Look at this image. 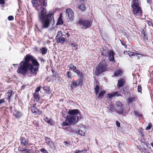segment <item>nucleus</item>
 I'll return each instance as SVG.
<instances>
[{
	"label": "nucleus",
	"mask_w": 153,
	"mask_h": 153,
	"mask_svg": "<svg viewBox=\"0 0 153 153\" xmlns=\"http://www.w3.org/2000/svg\"><path fill=\"white\" fill-rule=\"evenodd\" d=\"M47 0H32L33 7L38 11H40L38 14V20L42 24L43 29L48 28L51 24L53 25L55 22L53 13L51 11L47 12L45 8L42 7V2L45 7L47 6Z\"/></svg>",
	"instance_id": "f257e3e1"
},
{
	"label": "nucleus",
	"mask_w": 153,
	"mask_h": 153,
	"mask_svg": "<svg viewBox=\"0 0 153 153\" xmlns=\"http://www.w3.org/2000/svg\"><path fill=\"white\" fill-rule=\"evenodd\" d=\"M68 113L69 115L67 116V117L70 124L76 123L78 122V120L81 118V115L78 109L69 110Z\"/></svg>",
	"instance_id": "f03ea898"
},
{
	"label": "nucleus",
	"mask_w": 153,
	"mask_h": 153,
	"mask_svg": "<svg viewBox=\"0 0 153 153\" xmlns=\"http://www.w3.org/2000/svg\"><path fill=\"white\" fill-rule=\"evenodd\" d=\"M139 5L138 0H133L131 7L133 9V13L136 16H139L142 15V10Z\"/></svg>",
	"instance_id": "7ed1b4c3"
},
{
	"label": "nucleus",
	"mask_w": 153,
	"mask_h": 153,
	"mask_svg": "<svg viewBox=\"0 0 153 153\" xmlns=\"http://www.w3.org/2000/svg\"><path fill=\"white\" fill-rule=\"evenodd\" d=\"M19 65L17 72L20 74L24 75L27 73L30 65L27 64L26 62H24V61H22L19 64Z\"/></svg>",
	"instance_id": "20e7f679"
},
{
	"label": "nucleus",
	"mask_w": 153,
	"mask_h": 153,
	"mask_svg": "<svg viewBox=\"0 0 153 153\" xmlns=\"http://www.w3.org/2000/svg\"><path fill=\"white\" fill-rule=\"evenodd\" d=\"M76 23L82 26L83 29H87L90 27L92 22L85 19H80Z\"/></svg>",
	"instance_id": "39448f33"
},
{
	"label": "nucleus",
	"mask_w": 153,
	"mask_h": 153,
	"mask_svg": "<svg viewBox=\"0 0 153 153\" xmlns=\"http://www.w3.org/2000/svg\"><path fill=\"white\" fill-rule=\"evenodd\" d=\"M107 66V65L105 61H103L100 62L99 66L96 68V74L98 75L104 71L105 70Z\"/></svg>",
	"instance_id": "423d86ee"
},
{
	"label": "nucleus",
	"mask_w": 153,
	"mask_h": 153,
	"mask_svg": "<svg viewBox=\"0 0 153 153\" xmlns=\"http://www.w3.org/2000/svg\"><path fill=\"white\" fill-rule=\"evenodd\" d=\"M66 16L67 18L69 21L73 20L74 17V14L73 11L70 8H68L66 10Z\"/></svg>",
	"instance_id": "0eeeda50"
},
{
	"label": "nucleus",
	"mask_w": 153,
	"mask_h": 153,
	"mask_svg": "<svg viewBox=\"0 0 153 153\" xmlns=\"http://www.w3.org/2000/svg\"><path fill=\"white\" fill-rule=\"evenodd\" d=\"M56 39L58 43H63L65 41V38L62 36V33L61 31L58 32L56 36Z\"/></svg>",
	"instance_id": "6e6552de"
},
{
	"label": "nucleus",
	"mask_w": 153,
	"mask_h": 153,
	"mask_svg": "<svg viewBox=\"0 0 153 153\" xmlns=\"http://www.w3.org/2000/svg\"><path fill=\"white\" fill-rule=\"evenodd\" d=\"M116 111L119 114H122L123 112V104L120 102L117 101L116 102Z\"/></svg>",
	"instance_id": "1a4fd4ad"
},
{
	"label": "nucleus",
	"mask_w": 153,
	"mask_h": 153,
	"mask_svg": "<svg viewBox=\"0 0 153 153\" xmlns=\"http://www.w3.org/2000/svg\"><path fill=\"white\" fill-rule=\"evenodd\" d=\"M102 54L104 56H108L110 61H114V57L113 51H108L107 52V55L106 51L105 52V51H104L102 53Z\"/></svg>",
	"instance_id": "9d476101"
},
{
	"label": "nucleus",
	"mask_w": 153,
	"mask_h": 153,
	"mask_svg": "<svg viewBox=\"0 0 153 153\" xmlns=\"http://www.w3.org/2000/svg\"><path fill=\"white\" fill-rule=\"evenodd\" d=\"M128 54L131 57H133L135 56L137 57V59H139L142 57V56L141 54L137 53L135 51L130 52L129 51L128 53Z\"/></svg>",
	"instance_id": "9b49d317"
},
{
	"label": "nucleus",
	"mask_w": 153,
	"mask_h": 153,
	"mask_svg": "<svg viewBox=\"0 0 153 153\" xmlns=\"http://www.w3.org/2000/svg\"><path fill=\"white\" fill-rule=\"evenodd\" d=\"M34 58V57L32 55L27 54L24 58L25 61H24V62H26L27 64L30 65V64L29 63V62L30 61L32 62Z\"/></svg>",
	"instance_id": "f8f14e48"
},
{
	"label": "nucleus",
	"mask_w": 153,
	"mask_h": 153,
	"mask_svg": "<svg viewBox=\"0 0 153 153\" xmlns=\"http://www.w3.org/2000/svg\"><path fill=\"white\" fill-rule=\"evenodd\" d=\"M35 104H34L32 107H31L32 112L36 114L40 115L41 114V111H40L37 109V107L35 106Z\"/></svg>",
	"instance_id": "ddd939ff"
},
{
	"label": "nucleus",
	"mask_w": 153,
	"mask_h": 153,
	"mask_svg": "<svg viewBox=\"0 0 153 153\" xmlns=\"http://www.w3.org/2000/svg\"><path fill=\"white\" fill-rule=\"evenodd\" d=\"M45 140L46 143L48 144L51 148H53L54 147V144L52 142L51 139L50 138L45 137Z\"/></svg>",
	"instance_id": "4468645a"
},
{
	"label": "nucleus",
	"mask_w": 153,
	"mask_h": 153,
	"mask_svg": "<svg viewBox=\"0 0 153 153\" xmlns=\"http://www.w3.org/2000/svg\"><path fill=\"white\" fill-rule=\"evenodd\" d=\"M82 82L81 79H78L76 81H73L71 84L74 87L76 88L79 85H82Z\"/></svg>",
	"instance_id": "2eb2a0df"
},
{
	"label": "nucleus",
	"mask_w": 153,
	"mask_h": 153,
	"mask_svg": "<svg viewBox=\"0 0 153 153\" xmlns=\"http://www.w3.org/2000/svg\"><path fill=\"white\" fill-rule=\"evenodd\" d=\"M30 71L31 73L33 74H36L38 69L39 67H34L33 65L30 64Z\"/></svg>",
	"instance_id": "dca6fc26"
},
{
	"label": "nucleus",
	"mask_w": 153,
	"mask_h": 153,
	"mask_svg": "<svg viewBox=\"0 0 153 153\" xmlns=\"http://www.w3.org/2000/svg\"><path fill=\"white\" fill-rule=\"evenodd\" d=\"M20 140L21 145L25 146L28 145V140L27 139H25V138L22 137L21 138Z\"/></svg>",
	"instance_id": "f3484780"
},
{
	"label": "nucleus",
	"mask_w": 153,
	"mask_h": 153,
	"mask_svg": "<svg viewBox=\"0 0 153 153\" xmlns=\"http://www.w3.org/2000/svg\"><path fill=\"white\" fill-rule=\"evenodd\" d=\"M125 84V80L123 78H120L118 81L117 86L118 87L123 86Z\"/></svg>",
	"instance_id": "a211bd4d"
},
{
	"label": "nucleus",
	"mask_w": 153,
	"mask_h": 153,
	"mask_svg": "<svg viewBox=\"0 0 153 153\" xmlns=\"http://www.w3.org/2000/svg\"><path fill=\"white\" fill-rule=\"evenodd\" d=\"M118 92L117 91L115 92H113L111 93H108L107 94V96L109 99L112 98L113 97L117 95V96H121V94H117Z\"/></svg>",
	"instance_id": "6ab92c4d"
},
{
	"label": "nucleus",
	"mask_w": 153,
	"mask_h": 153,
	"mask_svg": "<svg viewBox=\"0 0 153 153\" xmlns=\"http://www.w3.org/2000/svg\"><path fill=\"white\" fill-rule=\"evenodd\" d=\"M106 92V91L105 90H103L101 91L97 97V99L99 100L101 99L104 97V95Z\"/></svg>",
	"instance_id": "aec40b11"
},
{
	"label": "nucleus",
	"mask_w": 153,
	"mask_h": 153,
	"mask_svg": "<svg viewBox=\"0 0 153 153\" xmlns=\"http://www.w3.org/2000/svg\"><path fill=\"white\" fill-rule=\"evenodd\" d=\"M44 120L51 125H53L54 124V122L51 119L49 118L48 117H45L44 118Z\"/></svg>",
	"instance_id": "412c9836"
},
{
	"label": "nucleus",
	"mask_w": 153,
	"mask_h": 153,
	"mask_svg": "<svg viewBox=\"0 0 153 153\" xmlns=\"http://www.w3.org/2000/svg\"><path fill=\"white\" fill-rule=\"evenodd\" d=\"M13 114L17 118L20 117L22 115L21 113L16 110H14Z\"/></svg>",
	"instance_id": "4be33fe9"
},
{
	"label": "nucleus",
	"mask_w": 153,
	"mask_h": 153,
	"mask_svg": "<svg viewBox=\"0 0 153 153\" xmlns=\"http://www.w3.org/2000/svg\"><path fill=\"white\" fill-rule=\"evenodd\" d=\"M122 73V71L121 70H118L114 73V76H116L118 77L121 75Z\"/></svg>",
	"instance_id": "5701e85b"
},
{
	"label": "nucleus",
	"mask_w": 153,
	"mask_h": 153,
	"mask_svg": "<svg viewBox=\"0 0 153 153\" xmlns=\"http://www.w3.org/2000/svg\"><path fill=\"white\" fill-rule=\"evenodd\" d=\"M32 63L33 64V66H35V67H39V64L38 63V61L37 60H36L34 58L33 59L32 61Z\"/></svg>",
	"instance_id": "b1692460"
},
{
	"label": "nucleus",
	"mask_w": 153,
	"mask_h": 153,
	"mask_svg": "<svg viewBox=\"0 0 153 153\" xmlns=\"http://www.w3.org/2000/svg\"><path fill=\"white\" fill-rule=\"evenodd\" d=\"M63 21L62 19V16L61 15H60L58 19L56 25H60L63 24Z\"/></svg>",
	"instance_id": "393cba45"
},
{
	"label": "nucleus",
	"mask_w": 153,
	"mask_h": 153,
	"mask_svg": "<svg viewBox=\"0 0 153 153\" xmlns=\"http://www.w3.org/2000/svg\"><path fill=\"white\" fill-rule=\"evenodd\" d=\"M70 44V45L71 46V47L74 48L76 50L77 49L78 45L75 42H71Z\"/></svg>",
	"instance_id": "a878e982"
},
{
	"label": "nucleus",
	"mask_w": 153,
	"mask_h": 153,
	"mask_svg": "<svg viewBox=\"0 0 153 153\" xmlns=\"http://www.w3.org/2000/svg\"><path fill=\"white\" fill-rule=\"evenodd\" d=\"M70 124V123L69 122V120L67 118V119L65 121H64L62 123V126H68Z\"/></svg>",
	"instance_id": "bb28decb"
},
{
	"label": "nucleus",
	"mask_w": 153,
	"mask_h": 153,
	"mask_svg": "<svg viewBox=\"0 0 153 153\" xmlns=\"http://www.w3.org/2000/svg\"><path fill=\"white\" fill-rule=\"evenodd\" d=\"M137 100L136 97H130L128 99V102L130 103L132 102H134Z\"/></svg>",
	"instance_id": "cd10ccee"
},
{
	"label": "nucleus",
	"mask_w": 153,
	"mask_h": 153,
	"mask_svg": "<svg viewBox=\"0 0 153 153\" xmlns=\"http://www.w3.org/2000/svg\"><path fill=\"white\" fill-rule=\"evenodd\" d=\"M107 108L108 109V111L110 113L114 111V107L112 105H108Z\"/></svg>",
	"instance_id": "c85d7f7f"
},
{
	"label": "nucleus",
	"mask_w": 153,
	"mask_h": 153,
	"mask_svg": "<svg viewBox=\"0 0 153 153\" xmlns=\"http://www.w3.org/2000/svg\"><path fill=\"white\" fill-rule=\"evenodd\" d=\"M41 52V53L42 54H45L47 51V48H43L40 49Z\"/></svg>",
	"instance_id": "c756f323"
},
{
	"label": "nucleus",
	"mask_w": 153,
	"mask_h": 153,
	"mask_svg": "<svg viewBox=\"0 0 153 153\" xmlns=\"http://www.w3.org/2000/svg\"><path fill=\"white\" fill-rule=\"evenodd\" d=\"M8 94V97L7 98V99L8 100V101L9 102L10 101V97L11 96V95L13 93V91H10V92H7Z\"/></svg>",
	"instance_id": "7c9ffc66"
},
{
	"label": "nucleus",
	"mask_w": 153,
	"mask_h": 153,
	"mask_svg": "<svg viewBox=\"0 0 153 153\" xmlns=\"http://www.w3.org/2000/svg\"><path fill=\"white\" fill-rule=\"evenodd\" d=\"M99 88H100V87H99L97 85H96L95 88V93H96V95H97V94H98V93L99 92Z\"/></svg>",
	"instance_id": "2f4dec72"
},
{
	"label": "nucleus",
	"mask_w": 153,
	"mask_h": 153,
	"mask_svg": "<svg viewBox=\"0 0 153 153\" xmlns=\"http://www.w3.org/2000/svg\"><path fill=\"white\" fill-rule=\"evenodd\" d=\"M78 133L81 136H84L85 135V132L81 130H79L78 131Z\"/></svg>",
	"instance_id": "473e14b6"
},
{
	"label": "nucleus",
	"mask_w": 153,
	"mask_h": 153,
	"mask_svg": "<svg viewBox=\"0 0 153 153\" xmlns=\"http://www.w3.org/2000/svg\"><path fill=\"white\" fill-rule=\"evenodd\" d=\"M79 8L82 11H84L85 9V6L84 4H81L79 7Z\"/></svg>",
	"instance_id": "72a5a7b5"
},
{
	"label": "nucleus",
	"mask_w": 153,
	"mask_h": 153,
	"mask_svg": "<svg viewBox=\"0 0 153 153\" xmlns=\"http://www.w3.org/2000/svg\"><path fill=\"white\" fill-rule=\"evenodd\" d=\"M134 113L135 116L136 117H140L142 116V115L141 114L139 113V112H138L137 111H134Z\"/></svg>",
	"instance_id": "f704fd0d"
},
{
	"label": "nucleus",
	"mask_w": 153,
	"mask_h": 153,
	"mask_svg": "<svg viewBox=\"0 0 153 153\" xmlns=\"http://www.w3.org/2000/svg\"><path fill=\"white\" fill-rule=\"evenodd\" d=\"M76 74L79 76L81 78H82L83 77V75L82 73V72H81L79 70L76 73Z\"/></svg>",
	"instance_id": "c9c22d12"
},
{
	"label": "nucleus",
	"mask_w": 153,
	"mask_h": 153,
	"mask_svg": "<svg viewBox=\"0 0 153 153\" xmlns=\"http://www.w3.org/2000/svg\"><path fill=\"white\" fill-rule=\"evenodd\" d=\"M43 89L46 92H48L50 90V88L48 86H45L43 88Z\"/></svg>",
	"instance_id": "e433bc0d"
},
{
	"label": "nucleus",
	"mask_w": 153,
	"mask_h": 153,
	"mask_svg": "<svg viewBox=\"0 0 153 153\" xmlns=\"http://www.w3.org/2000/svg\"><path fill=\"white\" fill-rule=\"evenodd\" d=\"M67 75L68 77L71 78H72V75L71 74V72L69 71H68L67 73Z\"/></svg>",
	"instance_id": "4c0bfd02"
},
{
	"label": "nucleus",
	"mask_w": 153,
	"mask_h": 153,
	"mask_svg": "<svg viewBox=\"0 0 153 153\" xmlns=\"http://www.w3.org/2000/svg\"><path fill=\"white\" fill-rule=\"evenodd\" d=\"M40 151L42 153H48V152L46 149L43 148L40 149Z\"/></svg>",
	"instance_id": "58836bf2"
},
{
	"label": "nucleus",
	"mask_w": 153,
	"mask_h": 153,
	"mask_svg": "<svg viewBox=\"0 0 153 153\" xmlns=\"http://www.w3.org/2000/svg\"><path fill=\"white\" fill-rule=\"evenodd\" d=\"M152 127V125L150 123H149L148 126L146 128V130H149L151 129Z\"/></svg>",
	"instance_id": "ea45409f"
},
{
	"label": "nucleus",
	"mask_w": 153,
	"mask_h": 153,
	"mask_svg": "<svg viewBox=\"0 0 153 153\" xmlns=\"http://www.w3.org/2000/svg\"><path fill=\"white\" fill-rule=\"evenodd\" d=\"M137 90L138 92H142V88L140 85H138L137 87Z\"/></svg>",
	"instance_id": "a19ab883"
},
{
	"label": "nucleus",
	"mask_w": 153,
	"mask_h": 153,
	"mask_svg": "<svg viewBox=\"0 0 153 153\" xmlns=\"http://www.w3.org/2000/svg\"><path fill=\"white\" fill-rule=\"evenodd\" d=\"M39 96V94L36 93H35L34 94V98L35 99H37Z\"/></svg>",
	"instance_id": "79ce46f5"
},
{
	"label": "nucleus",
	"mask_w": 153,
	"mask_h": 153,
	"mask_svg": "<svg viewBox=\"0 0 153 153\" xmlns=\"http://www.w3.org/2000/svg\"><path fill=\"white\" fill-rule=\"evenodd\" d=\"M8 19L10 21H12L13 20L14 18L13 16H10L8 17Z\"/></svg>",
	"instance_id": "37998d69"
},
{
	"label": "nucleus",
	"mask_w": 153,
	"mask_h": 153,
	"mask_svg": "<svg viewBox=\"0 0 153 153\" xmlns=\"http://www.w3.org/2000/svg\"><path fill=\"white\" fill-rule=\"evenodd\" d=\"M85 150H77L76 152L74 153H81L83 152H84L85 151Z\"/></svg>",
	"instance_id": "c03bdc74"
},
{
	"label": "nucleus",
	"mask_w": 153,
	"mask_h": 153,
	"mask_svg": "<svg viewBox=\"0 0 153 153\" xmlns=\"http://www.w3.org/2000/svg\"><path fill=\"white\" fill-rule=\"evenodd\" d=\"M40 90V87H37L36 88V89L35 90V92L37 93Z\"/></svg>",
	"instance_id": "a18cd8bd"
},
{
	"label": "nucleus",
	"mask_w": 153,
	"mask_h": 153,
	"mask_svg": "<svg viewBox=\"0 0 153 153\" xmlns=\"http://www.w3.org/2000/svg\"><path fill=\"white\" fill-rule=\"evenodd\" d=\"M64 143L65 146H69L70 144L67 141H64Z\"/></svg>",
	"instance_id": "49530a36"
},
{
	"label": "nucleus",
	"mask_w": 153,
	"mask_h": 153,
	"mask_svg": "<svg viewBox=\"0 0 153 153\" xmlns=\"http://www.w3.org/2000/svg\"><path fill=\"white\" fill-rule=\"evenodd\" d=\"M74 66V65L72 64H71L68 65V67L69 68L72 69Z\"/></svg>",
	"instance_id": "de8ad7c7"
},
{
	"label": "nucleus",
	"mask_w": 153,
	"mask_h": 153,
	"mask_svg": "<svg viewBox=\"0 0 153 153\" xmlns=\"http://www.w3.org/2000/svg\"><path fill=\"white\" fill-rule=\"evenodd\" d=\"M116 125L118 127H119L120 126V123L118 121H116Z\"/></svg>",
	"instance_id": "09e8293b"
},
{
	"label": "nucleus",
	"mask_w": 153,
	"mask_h": 153,
	"mask_svg": "<svg viewBox=\"0 0 153 153\" xmlns=\"http://www.w3.org/2000/svg\"><path fill=\"white\" fill-rule=\"evenodd\" d=\"M29 150L28 149H24V151L26 153L29 152Z\"/></svg>",
	"instance_id": "8fccbe9b"
},
{
	"label": "nucleus",
	"mask_w": 153,
	"mask_h": 153,
	"mask_svg": "<svg viewBox=\"0 0 153 153\" xmlns=\"http://www.w3.org/2000/svg\"><path fill=\"white\" fill-rule=\"evenodd\" d=\"M121 44H122V45H123L125 46V48H127V46L126 45L125 43L121 42Z\"/></svg>",
	"instance_id": "3c124183"
},
{
	"label": "nucleus",
	"mask_w": 153,
	"mask_h": 153,
	"mask_svg": "<svg viewBox=\"0 0 153 153\" xmlns=\"http://www.w3.org/2000/svg\"><path fill=\"white\" fill-rule=\"evenodd\" d=\"M4 3V0H0V4H3Z\"/></svg>",
	"instance_id": "603ef678"
},
{
	"label": "nucleus",
	"mask_w": 153,
	"mask_h": 153,
	"mask_svg": "<svg viewBox=\"0 0 153 153\" xmlns=\"http://www.w3.org/2000/svg\"><path fill=\"white\" fill-rule=\"evenodd\" d=\"M24 149H25L23 148H20L19 149V150L21 152H23L24 151Z\"/></svg>",
	"instance_id": "864d4df0"
},
{
	"label": "nucleus",
	"mask_w": 153,
	"mask_h": 153,
	"mask_svg": "<svg viewBox=\"0 0 153 153\" xmlns=\"http://www.w3.org/2000/svg\"><path fill=\"white\" fill-rule=\"evenodd\" d=\"M4 102V99H2L0 100V104H1L3 102Z\"/></svg>",
	"instance_id": "5fc2aeb1"
},
{
	"label": "nucleus",
	"mask_w": 153,
	"mask_h": 153,
	"mask_svg": "<svg viewBox=\"0 0 153 153\" xmlns=\"http://www.w3.org/2000/svg\"><path fill=\"white\" fill-rule=\"evenodd\" d=\"M79 71V70H77L76 68L75 69H74V70L73 71L76 74Z\"/></svg>",
	"instance_id": "6e6d98bb"
},
{
	"label": "nucleus",
	"mask_w": 153,
	"mask_h": 153,
	"mask_svg": "<svg viewBox=\"0 0 153 153\" xmlns=\"http://www.w3.org/2000/svg\"><path fill=\"white\" fill-rule=\"evenodd\" d=\"M148 3L149 4H151L152 3V1L151 0H147Z\"/></svg>",
	"instance_id": "4d7b16f0"
},
{
	"label": "nucleus",
	"mask_w": 153,
	"mask_h": 153,
	"mask_svg": "<svg viewBox=\"0 0 153 153\" xmlns=\"http://www.w3.org/2000/svg\"><path fill=\"white\" fill-rule=\"evenodd\" d=\"M144 39H147V37L146 36V34H144Z\"/></svg>",
	"instance_id": "13d9d810"
},
{
	"label": "nucleus",
	"mask_w": 153,
	"mask_h": 153,
	"mask_svg": "<svg viewBox=\"0 0 153 153\" xmlns=\"http://www.w3.org/2000/svg\"><path fill=\"white\" fill-rule=\"evenodd\" d=\"M76 68V66H74L73 68H72V69L73 70V71L74 70V69H75Z\"/></svg>",
	"instance_id": "bf43d9fd"
},
{
	"label": "nucleus",
	"mask_w": 153,
	"mask_h": 153,
	"mask_svg": "<svg viewBox=\"0 0 153 153\" xmlns=\"http://www.w3.org/2000/svg\"><path fill=\"white\" fill-rule=\"evenodd\" d=\"M80 1L82 2H85V0H79Z\"/></svg>",
	"instance_id": "052dcab7"
},
{
	"label": "nucleus",
	"mask_w": 153,
	"mask_h": 153,
	"mask_svg": "<svg viewBox=\"0 0 153 153\" xmlns=\"http://www.w3.org/2000/svg\"><path fill=\"white\" fill-rule=\"evenodd\" d=\"M127 53V51H125L124 52V53Z\"/></svg>",
	"instance_id": "680f3d73"
},
{
	"label": "nucleus",
	"mask_w": 153,
	"mask_h": 153,
	"mask_svg": "<svg viewBox=\"0 0 153 153\" xmlns=\"http://www.w3.org/2000/svg\"><path fill=\"white\" fill-rule=\"evenodd\" d=\"M41 60L42 61V60H43V61H44V60L42 59Z\"/></svg>",
	"instance_id": "e2e57ef3"
},
{
	"label": "nucleus",
	"mask_w": 153,
	"mask_h": 153,
	"mask_svg": "<svg viewBox=\"0 0 153 153\" xmlns=\"http://www.w3.org/2000/svg\"><path fill=\"white\" fill-rule=\"evenodd\" d=\"M13 65H18L17 64H13Z\"/></svg>",
	"instance_id": "0e129e2a"
}]
</instances>
